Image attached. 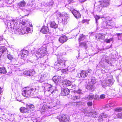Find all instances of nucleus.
Listing matches in <instances>:
<instances>
[{"mask_svg":"<svg viewBox=\"0 0 122 122\" xmlns=\"http://www.w3.org/2000/svg\"><path fill=\"white\" fill-rule=\"evenodd\" d=\"M6 23L7 26L15 29V33L18 32L21 34L28 33L30 31L29 27L32 26V25L30 23L28 20L20 17L16 18L15 20L13 19L9 21L7 20Z\"/></svg>","mask_w":122,"mask_h":122,"instance_id":"f257e3e1","label":"nucleus"},{"mask_svg":"<svg viewBox=\"0 0 122 122\" xmlns=\"http://www.w3.org/2000/svg\"><path fill=\"white\" fill-rule=\"evenodd\" d=\"M68 61H66L63 59H58L55 63L54 67L56 69L59 70H61L65 67L66 65H68L67 63Z\"/></svg>","mask_w":122,"mask_h":122,"instance_id":"f03ea898","label":"nucleus"},{"mask_svg":"<svg viewBox=\"0 0 122 122\" xmlns=\"http://www.w3.org/2000/svg\"><path fill=\"white\" fill-rule=\"evenodd\" d=\"M102 20H103V25L101 27L105 29H110L115 25V23L110 20H108L107 18L102 17Z\"/></svg>","mask_w":122,"mask_h":122,"instance_id":"7ed1b4c3","label":"nucleus"},{"mask_svg":"<svg viewBox=\"0 0 122 122\" xmlns=\"http://www.w3.org/2000/svg\"><path fill=\"white\" fill-rule=\"evenodd\" d=\"M47 53L46 46L44 45L36 51L35 55L37 58H38L44 56Z\"/></svg>","mask_w":122,"mask_h":122,"instance_id":"20e7f679","label":"nucleus"},{"mask_svg":"<svg viewBox=\"0 0 122 122\" xmlns=\"http://www.w3.org/2000/svg\"><path fill=\"white\" fill-rule=\"evenodd\" d=\"M109 0H103V1L96 3L94 6L97 7L98 11H100L103 7H107L109 5Z\"/></svg>","mask_w":122,"mask_h":122,"instance_id":"39448f33","label":"nucleus"},{"mask_svg":"<svg viewBox=\"0 0 122 122\" xmlns=\"http://www.w3.org/2000/svg\"><path fill=\"white\" fill-rule=\"evenodd\" d=\"M36 90V88L35 89L30 87H26L24 89L22 92V95L24 97H28L30 96L34 95V92Z\"/></svg>","mask_w":122,"mask_h":122,"instance_id":"423d86ee","label":"nucleus"},{"mask_svg":"<svg viewBox=\"0 0 122 122\" xmlns=\"http://www.w3.org/2000/svg\"><path fill=\"white\" fill-rule=\"evenodd\" d=\"M113 82L114 81L112 77H107L102 82V85L103 87L105 88L108 86H111L113 84Z\"/></svg>","mask_w":122,"mask_h":122,"instance_id":"0eeeda50","label":"nucleus"},{"mask_svg":"<svg viewBox=\"0 0 122 122\" xmlns=\"http://www.w3.org/2000/svg\"><path fill=\"white\" fill-rule=\"evenodd\" d=\"M44 86L45 89L46 91L44 92L45 93L48 92L49 93V95H50L55 91L53 89L54 87L51 84L46 83L45 84Z\"/></svg>","mask_w":122,"mask_h":122,"instance_id":"6e6552de","label":"nucleus"},{"mask_svg":"<svg viewBox=\"0 0 122 122\" xmlns=\"http://www.w3.org/2000/svg\"><path fill=\"white\" fill-rule=\"evenodd\" d=\"M53 102H48L47 103L43 104L42 107H41L42 110H46L48 108H51L54 107V105H53Z\"/></svg>","mask_w":122,"mask_h":122,"instance_id":"1a4fd4ad","label":"nucleus"},{"mask_svg":"<svg viewBox=\"0 0 122 122\" xmlns=\"http://www.w3.org/2000/svg\"><path fill=\"white\" fill-rule=\"evenodd\" d=\"M92 71V70L90 69H88L86 71L82 70L80 73L78 75V76L80 78H84L87 76L88 73H90Z\"/></svg>","mask_w":122,"mask_h":122,"instance_id":"9d476101","label":"nucleus"},{"mask_svg":"<svg viewBox=\"0 0 122 122\" xmlns=\"http://www.w3.org/2000/svg\"><path fill=\"white\" fill-rule=\"evenodd\" d=\"M23 74L29 76L32 78V77L35 75V72L34 70H30L28 71H24Z\"/></svg>","mask_w":122,"mask_h":122,"instance_id":"9b49d317","label":"nucleus"},{"mask_svg":"<svg viewBox=\"0 0 122 122\" xmlns=\"http://www.w3.org/2000/svg\"><path fill=\"white\" fill-rule=\"evenodd\" d=\"M94 98L95 100H99L100 99V97L99 96L97 95H96L94 97V95L92 94H91L89 95H88L87 97L85 98V99L88 100H92Z\"/></svg>","mask_w":122,"mask_h":122,"instance_id":"f8f14e48","label":"nucleus"},{"mask_svg":"<svg viewBox=\"0 0 122 122\" xmlns=\"http://www.w3.org/2000/svg\"><path fill=\"white\" fill-rule=\"evenodd\" d=\"M61 17L62 20V22L64 24H66L67 20L69 18V15L66 13L62 14L61 16Z\"/></svg>","mask_w":122,"mask_h":122,"instance_id":"ddd939ff","label":"nucleus"},{"mask_svg":"<svg viewBox=\"0 0 122 122\" xmlns=\"http://www.w3.org/2000/svg\"><path fill=\"white\" fill-rule=\"evenodd\" d=\"M68 40V38L65 35H62L60 36L59 38V42L62 44Z\"/></svg>","mask_w":122,"mask_h":122,"instance_id":"4468645a","label":"nucleus"},{"mask_svg":"<svg viewBox=\"0 0 122 122\" xmlns=\"http://www.w3.org/2000/svg\"><path fill=\"white\" fill-rule=\"evenodd\" d=\"M59 119L60 122H68L69 120V118L64 115L59 117Z\"/></svg>","mask_w":122,"mask_h":122,"instance_id":"2eb2a0df","label":"nucleus"},{"mask_svg":"<svg viewBox=\"0 0 122 122\" xmlns=\"http://www.w3.org/2000/svg\"><path fill=\"white\" fill-rule=\"evenodd\" d=\"M71 11L74 16L77 19L80 17L81 15L78 11L74 9L71 10Z\"/></svg>","mask_w":122,"mask_h":122,"instance_id":"dca6fc26","label":"nucleus"},{"mask_svg":"<svg viewBox=\"0 0 122 122\" xmlns=\"http://www.w3.org/2000/svg\"><path fill=\"white\" fill-rule=\"evenodd\" d=\"M69 93V90L67 88H62L61 89V94L63 96L68 95Z\"/></svg>","mask_w":122,"mask_h":122,"instance_id":"f3484780","label":"nucleus"},{"mask_svg":"<svg viewBox=\"0 0 122 122\" xmlns=\"http://www.w3.org/2000/svg\"><path fill=\"white\" fill-rule=\"evenodd\" d=\"M52 80L54 81V82L56 84L59 83L61 81V76H55L52 78Z\"/></svg>","mask_w":122,"mask_h":122,"instance_id":"a211bd4d","label":"nucleus"},{"mask_svg":"<svg viewBox=\"0 0 122 122\" xmlns=\"http://www.w3.org/2000/svg\"><path fill=\"white\" fill-rule=\"evenodd\" d=\"M43 5L45 6H48L49 7H51L54 4V2L53 0H50L47 2L46 3L43 2Z\"/></svg>","mask_w":122,"mask_h":122,"instance_id":"6ab92c4d","label":"nucleus"},{"mask_svg":"<svg viewBox=\"0 0 122 122\" xmlns=\"http://www.w3.org/2000/svg\"><path fill=\"white\" fill-rule=\"evenodd\" d=\"M49 31L48 28L47 26H43L40 30V32L43 34H46Z\"/></svg>","mask_w":122,"mask_h":122,"instance_id":"aec40b11","label":"nucleus"},{"mask_svg":"<svg viewBox=\"0 0 122 122\" xmlns=\"http://www.w3.org/2000/svg\"><path fill=\"white\" fill-rule=\"evenodd\" d=\"M80 97L79 95L77 93L74 92L73 93V96L70 98L75 100L79 99Z\"/></svg>","mask_w":122,"mask_h":122,"instance_id":"412c9836","label":"nucleus"},{"mask_svg":"<svg viewBox=\"0 0 122 122\" xmlns=\"http://www.w3.org/2000/svg\"><path fill=\"white\" fill-rule=\"evenodd\" d=\"M28 52L26 50H23L21 51V56L22 57L27 56L28 54Z\"/></svg>","mask_w":122,"mask_h":122,"instance_id":"4be33fe9","label":"nucleus"},{"mask_svg":"<svg viewBox=\"0 0 122 122\" xmlns=\"http://www.w3.org/2000/svg\"><path fill=\"white\" fill-rule=\"evenodd\" d=\"M6 72L5 67L0 65V74H5Z\"/></svg>","mask_w":122,"mask_h":122,"instance_id":"5701e85b","label":"nucleus"},{"mask_svg":"<svg viewBox=\"0 0 122 122\" xmlns=\"http://www.w3.org/2000/svg\"><path fill=\"white\" fill-rule=\"evenodd\" d=\"M26 107L27 109H29V111H31L34 110V106L32 104L28 105L26 104Z\"/></svg>","mask_w":122,"mask_h":122,"instance_id":"b1692460","label":"nucleus"},{"mask_svg":"<svg viewBox=\"0 0 122 122\" xmlns=\"http://www.w3.org/2000/svg\"><path fill=\"white\" fill-rule=\"evenodd\" d=\"M20 110L21 112L28 113H29V109H27V107L25 108L23 107H22L20 108Z\"/></svg>","mask_w":122,"mask_h":122,"instance_id":"393cba45","label":"nucleus"},{"mask_svg":"<svg viewBox=\"0 0 122 122\" xmlns=\"http://www.w3.org/2000/svg\"><path fill=\"white\" fill-rule=\"evenodd\" d=\"M50 99L49 97L47 96L45 98H43L41 100V102L43 104L47 103L48 102H50L49 100Z\"/></svg>","mask_w":122,"mask_h":122,"instance_id":"a878e982","label":"nucleus"},{"mask_svg":"<svg viewBox=\"0 0 122 122\" xmlns=\"http://www.w3.org/2000/svg\"><path fill=\"white\" fill-rule=\"evenodd\" d=\"M97 112H93L89 113V115L90 116L93 117L94 118L97 117Z\"/></svg>","mask_w":122,"mask_h":122,"instance_id":"bb28decb","label":"nucleus"},{"mask_svg":"<svg viewBox=\"0 0 122 122\" xmlns=\"http://www.w3.org/2000/svg\"><path fill=\"white\" fill-rule=\"evenodd\" d=\"M115 105L114 102H112L108 104L105 105V108H110L111 107H113Z\"/></svg>","mask_w":122,"mask_h":122,"instance_id":"cd10ccee","label":"nucleus"},{"mask_svg":"<svg viewBox=\"0 0 122 122\" xmlns=\"http://www.w3.org/2000/svg\"><path fill=\"white\" fill-rule=\"evenodd\" d=\"M7 49L4 46H0V57L1 56L2 54Z\"/></svg>","mask_w":122,"mask_h":122,"instance_id":"c85d7f7f","label":"nucleus"},{"mask_svg":"<svg viewBox=\"0 0 122 122\" xmlns=\"http://www.w3.org/2000/svg\"><path fill=\"white\" fill-rule=\"evenodd\" d=\"M46 74H42L40 77V79L39 80H40L41 81H43L46 79Z\"/></svg>","mask_w":122,"mask_h":122,"instance_id":"c756f323","label":"nucleus"},{"mask_svg":"<svg viewBox=\"0 0 122 122\" xmlns=\"http://www.w3.org/2000/svg\"><path fill=\"white\" fill-rule=\"evenodd\" d=\"M105 36V35L103 34H99L97 36L98 39L100 40L104 39Z\"/></svg>","mask_w":122,"mask_h":122,"instance_id":"7c9ffc66","label":"nucleus"},{"mask_svg":"<svg viewBox=\"0 0 122 122\" xmlns=\"http://www.w3.org/2000/svg\"><path fill=\"white\" fill-rule=\"evenodd\" d=\"M97 80L95 77H92L91 79L90 84H94L97 82Z\"/></svg>","mask_w":122,"mask_h":122,"instance_id":"2f4dec72","label":"nucleus"},{"mask_svg":"<svg viewBox=\"0 0 122 122\" xmlns=\"http://www.w3.org/2000/svg\"><path fill=\"white\" fill-rule=\"evenodd\" d=\"M50 26L51 27L54 28H56L58 26L56 24L54 21H52L50 22Z\"/></svg>","mask_w":122,"mask_h":122,"instance_id":"473e14b6","label":"nucleus"},{"mask_svg":"<svg viewBox=\"0 0 122 122\" xmlns=\"http://www.w3.org/2000/svg\"><path fill=\"white\" fill-rule=\"evenodd\" d=\"M53 102V105H54V106L55 107L56 105H59L60 104V101L58 100H54V101H51V102Z\"/></svg>","mask_w":122,"mask_h":122,"instance_id":"72a5a7b5","label":"nucleus"},{"mask_svg":"<svg viewBox=\"0 0 122 122\" xmlns=\"http://www.w3.org/2000/svg\"><path fill=\"white\" fill-rule=\"evenodd\" d=\"M86 36L83 35H80L78 39V41L80 42L84 40Z\"/></svg>","mask_w":122,"mask_h":122,"instance_id":"f704fd0d","label":"nucleus"},{"mask_svg":"<svg viewBox=\"0 0 122 122\" xmlns=\"http://www.w3.org/2000/svg\"><path fill=\"white\" fill-rule=\"evenodd\" d=\"M25 4L26 3L24 0L20 1L18 4L20 7H24L25 5Z\"/></svg>","mask_w":122,"mask_h":122,"instance_id":"c9c22d12","label":"nucleus"},{"mask_svg":"<svg viewBox=\"0 0 122 122\" xmlns=\"http://www.w3.org/2000/svg\"><path fill=\"white\" fill-rule=\"evenodd\" d=\"M80 47H81L82 46L84 47L85 49H86L87 46L86 43L85 42H80Z\"/></svg>","mask_w":122,"mask_h":122,"instance_id":"e433bc0d","label":"nucleus"},{"mask_svg":"<svg viewBox=\"0 0 122 122\" xmlns=\"http://www.w3.org/2000/svg\"><path fill=\"white\" fill-rule=\"evenodd\" d=\"M65 83L67 86H70L71 84V82L69 80H66L65 81Z\"/></svg>","mask_w":122,"mask_h":122,"instance_id":"4c0bfd02","label":"nucleus"},{"mask_svg":"<svg viewBox=\"0 0 122 122\" xmlns=\"http://www.w3.org/2000/svg\"><path fill=\"white\" fill-rule=\"evenodd\" d=\"M113 38H110L109 39H107L104 40V42L107 43H110L111 41H113Z\"/></svg>","mask_w":122,"mask_h":122,"instance_id":"58836bf2","label":"nucleus"},{"mask_svg":"<svg viewBox=\"0 0 122 122\" xmlns=\"http://www.w3.org/2000/svg\"><path fill=\"white\" fill-rule=\"evenodd\" d=\"M105 61L108 64H109L111 65L112 64V61L110 58H109L108 59H105Z\"/></svg>","mask_w":122,"mask_h":122,"instance_id":"ea45409f","label":"nucleus"},{"mask_svg":"<svg viewBox=\"0 0 122 122\" xmlns=\"http://www.w3.org/2000/svg\"><path fill=\"white\" fill-rule=\"evenodd\" d=\"M68 69L69 72H72L75 70V69L74 67L71 66L70 67H68Z\"/></svg>","mask_w":122,"mask_h":122,"instance_id":"a19ab883","label":"nucleus"},{"mask_svg":"<svg viewBox=\"0 0 122 122\" xmlns=\"http://www.w3.org/2000/svg\"><path fill=\"white\" fill-rule=\"evenodd\" d=\"M74 92L77 93L78 94L80 95V94L83 93L82 90L80 89H78L77 90L75 91Z\"/></svg>","mask_w":122,"mask_h":122,"instance_id":"79ce46f5","label":"nucleus"},{"mask_svg":"<svg viewBox=\"0 0 122 122\" xmlns=\"http://www.w3.org/2000/svg\"><path fill=\"white\" fill-rule=\"evenodd\" d=\"M5 0V2L7 3L8 4H11L13 2L14 0Z\"/></svg>","mask_w":122,"mask_h":122,"instance_id":"37998d69","label":"nucleus"},{"mask_svg":"<svg viewBox=\"0 0 122 122\" xmlns=\"http://www.w3.org/2000/svg\"><path fill=\"white\" fill-rule=\"evenodd\" d=\"M34 2L33 1L30 0L29 1L28 3V5H29L31 6H32V5L34 4Z\"/></svg>","mask_w":122,"mask_h":122,"instance_id":"c03bdc74","label":"nucleus"},{"mask_svg":"<svg viewBox=\"0 0 122 122\" xmlns=\"http://www.w3.org/2000/svg\"><path fill=\"white\" fill-rule=\"evenodd\" d=\"M115 111L117 112H120L122 111V108H115Z\"/></svg>","mask_w":122,"mask_h":122,"instance_id":"a18cd8bd","label":"nucleus"},{"mask_svg":"<svg viewBox=\"0 0 122 122\" xmlns=\"http://www.w3.org/2000/svg\"><path fill=\"white\" fill-rule=\"evenodd\" d=\"M7 57L8 58L11 60H12L14 59V57L13 56L10 54H8L7 55Z\"/></svg>","mask_w":122,"mask_h":122,"instance_id":"49530a36","label":"nucleus"},{"mask_svg":"<svg viewBox=\"0 0 122 122\" xmlns=\"http://www.w3.org/2000/svg\"><path fill=\"white\" fill-rule=\"evenodd\" d=\"M117 116L118 118H122V112L121 113H118L117 114Z\"/></svg>","mask_w":122,"mask_h":122,"instance_id":"de8ad7c7","label":"nucleus"},{"mask_svg":"<svg viewBox=\"0 0 122 122\" xmlns=\"http://www.w3.org/2000/svg\"><path fill=\"white\" fill-rule=\"evenodd\" d=\"M61 71L62 73H67L68 71V69H63Z\"/></svg>","mask_w":122,"mask_h":122,"instance_id":"09e8293b","label":"nucleus"},{"mask_svg":"<svg viewBox=\"0 0 122 122\" xmlns=\"http://www.w3.org/2000/svg\"><path fill=\"white\" fill-rule=\"evenodd\" d=\"M98 118L99 122H102V116H101V114H100V116L98 117Z\"/></svg>","mask_w":122,"mask_h":122,"instance_id":"8fccbe9b","label":"nucleus"},{"mask_svg":"<svg viewBox=\"0 0 122 122\" xmlns=\"http://www.w3.org/2000/svg\"><path fill=\"white\" fill-rule=\"evenodd\" d=\"M70 89L73 90H74L75 89V88L76 87L75 85H71L70 86Z\"/></svg>","mask_w":122,"mask_h":122,"instance_id":"3c124183","label":"nucleus"},{"mask_svg":"<svg viewBox=\"0 0 122 122\" xmlns=\"http://www.w3.org/2000/svg\"><path fill=\"white\" fill-rule=\"evenodd\" d=\"M101 116H102V117L106 118L107 116V115L105 113H102L101 114Z\"/></svg>","mask_w":122,"mask_h":122,"instance_id":"603ef678","label":"nucleus"},{"mask_svg":"<svg viewBox=\"0 0 122 122\" xmlns=\"http://www.w3.org/2000/svg\"><path fill=\"white\" fill-rule=\"evenodd\" d=\"M95 19L96 22L97 23V20L100 18V17L99 16L96 15L95 16Z\"/></svg>","mask_w":122,"mask_h":122,"instance_id":"864d4df0","label":"nucleus"},{"mask_svg":"<svg viewBox=\"0 0 122 122\" xmlns=\"http://www.w3.org/2000/svg\"><path fill=\"white\" fill-rule=\"evenodd\" d=\"M105 98V95L104 94H101L100 97V99H103Z\"/></svg>","mask_w":122,"mask_h":122,"instance_id":"5fc2aeb1","label":"nucleus"},{"mask_svg":"<svg viewBox=\"0 0 122 122\" xmlns=\"http://www.w3.org/2000/svg\"><path fill=\"white\" fill-rule=\"evenodd\" d=\"M71 2V0H65V3L66 4H69Z\"/></svg>","mask_w":122,"mask_h":122,"instance_id":"6e6d98bb","label":"nucleus"},{"mask_svg":"<svg viewBox=\"0 0 122 122\" xmlns=\"http://www.w3.org/2000/svg\"><path fill=\"white\" fill-rule=\"evenodd\" d=\"M90 89L92 91L94 90L95 89V87L93 86V85H90L89 86Z\"/></svg>","mask_w":122,"mask_h":122,"instance_id":"4d7b16f0","label":"nucleus"},{"mask_svg":"<svg viewBox=\"0 0 122 122\" xmlns=\"http://www.w3.org/2000/svg\"><path fill=\"white\" fill-rule=\"evenodd\" d=\"M87 104L89 106H91L92 105V103L91 102H88L87 103Z\"/></svg>","mask_w":122,"mask_h":122,"instance_id":"13d9d810","label":"nucleus"},{"mask_svg":"<svg viewBox=\"0 0 122 122\" xmlns=\"http://www.w3.org/2000/svg\"><path fill=\"white\" fill-rule=\"evenodd\" d=\"M40 65L41 67H42L43 68H45V66L44 64H43L41 63L40 64Z\"/></svg>","mask_w":122,"mask_h":122,"instance_id":"bf43d9fd","label":"nucleus"},{"mask_svg":"<svg viewBox=\"0 0 122 122\" xmlns=\"http://www.w3.org/2000/svg\"><path fill=\"white\" fill-rule=\"evenodd\" d=\"M35 63V64H34L33 65V67L34 68L36 66V65H37L38 64V63L37 62H36Z\"/></svg>","mask_w":122,"mask_h":122,"instance_id":"052dcab7","label":"nucleus"},{"mask_svg":"<svg viewBox=\"0 0 122 122\" xmlns=\"http://www.w3.org/2000/svg\"><path fill=\"white\" fill-rule=\"evenodd\" d=\"M122 34L120 33H117V35L118 37V39H120V38H119L120 37H121V35Z\"/></svg>","mask_w":122,"mask_h":122,"instance_id":"680f3d73","label":"nucleus"},{"mask_svg":"<svg viewBox=\"0 0 122 122\" xmlns=\"http://www.w3.org/2000/svg\"><path fill=\"white\" fill-rule=\"evenodd\" d=\"M34 122H37V120L36 119H34L33 121Z\"/></svg>","mask_w":122,"mask_h":122,"instance_id":"e2e57ef3","label":"nucleus"},{"mask_svg":"<svg viewBox=\"0 0 122 122\" xmlns=\"http://www.w3.org/2000/svg\"><path fill=\"white\" fill-rule=\"evenodd\" d=\"M1 88L0 87V94H1Z\"/></svg>","mask_w":122,"mask_h":122,"instance_id":"0e129e2a","label":"nucleus"},{"mask_svg":"<svg viewBox=\"0 0 122 122\" xmlns=\"http://www.w3.org/2000/svg\"><path fill=\"white\" fill-rule=\"evenodd\" d=\"M75 0H71V2H75Z\"/></svg>","mask_w":122,"mask_h":122,"instance_id":"69168bd1","label":"nucleus"},{"mask_svg":"<svg viewBox=\"0 0 122 122\" xmlns=\"http://www.w3.org/2000/svg\"><path fill=\"white\" fill-rule=\"evenodd\" d=\"M29 122H34L33 121V120H31L30 121H29Z\"/></svg>","mask_w":122,"mask_h":122,"instance_id":"338daca9","label":"nucleus"},{"mask_svg":"<svg viewBox=\"0 0 122 122\" xmlns=\"http://www.w3.org/2000/svg\"><path fill=\"white\" fill-rule=\"evenodd\" d=\"M77 59H79L80 58L79 57V56H78L77 58Z\"/></svg>","mask_w":122,"mask_h":122,"instance_id":"774afa93","label":"nucleus"}]
</instances>
